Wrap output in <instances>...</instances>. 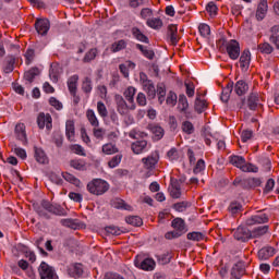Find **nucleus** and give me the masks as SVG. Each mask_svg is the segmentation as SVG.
Here are the masks:
<instances>
[{
  "label": "nucleus",
  "instance_id": "864d4df0",
  "mask_svg": "<svg viewBox=\"0 0 279 279\" xmlns=\"http://www.w3.org/2000/svg\"><path fill=\"white\" fill-rule=\"evenodd\" d=\"M243 210V205L241 203L233 202L229 206V211L231 215H239Z\"/></svg>",
  "mask_w": 279,
  "mask_h": 279
},
{
  "label": "nucleus",
  "instance_id": "79ce46f5",
  "mask_svg": "<svg viewBox=\"0 0 279 279\" xmlns=\"http://www.w3.org/2000/svg\"><path fill=\"white\" fill-rule=\"evenodd\" d=\"M86 117L87 121H89L93 128H99V120L97 119V116L95 114V111L93 109H88L86 111Z\"/></svg>",
  "mask_w": 279,
  "mask_h": 279
},
{
  "label": "nucleus",
  "instance_id": "ddd939ff",
  "mask_svg": "<svg viewBox=\"0 0 279 279\" xmlns=\"http://www.w3.org/2000/svg\"><path fill=\"white\" fill-rule=\"evenodd\" d=\"M52 119L51 116L49 113L45 114V113H39L37 117V124L39 130H44L45 128L47 130H51L52 128Z\"/></svg>",
  "mask_w": 279,
  "mask_h": 279
},
{
  "label": "nucleus",
  "instance_id": "20e7f679",
  "mask_svg": "<svg viewBox=\"0 0 279 279\" xmlns=\"http://www.w3.org/2000/svg\"><path fill=\"white\" fill-rule=\"evenodd\" d=\"M234 186H241L242 189H256L260 186L263 182L259 178H248V179H235L233 181Z\"/></svg>",
  "mask_w": 279,
  "mask_h": 279
},
{
  "label": "nucleus",
  "instance_id": "a878e982",
  "mask_svg": "<svg viewBox=\"0 0 279 279\" xmlns=\"http://www.w3.org/2000/svg\"><path fill=\"white\" fill-rule=\"evenodd\" d=\"M171 226L174 230L181 232V234H184L186 232V223L182 218H174L171 222Z\"/></svg>",
  "mask_w": 279,
  "mask_h": 279
},
{
  "label": "nucleus",
  "instance_id": "39448f33",
  "mask_svg": "<svg viewBox=\"0 0 279 279\" xmlns=\"http://www.w3.org/2000/svg\"><path fill=\"white\" fill-rule=\"evenodd\" d=\"M41 206H44L47 213H51V215H56L57 217H66V211L64 207L58 204H51L49 201H41Z\"/></svg>",
  "mask_w": 279,
  "mask_h": 279
},
{
  "label": "nucleus",
  "instance_id": "680f3d73",
  "mask_svg": "<svg viewBox=\"0 0 279 279\" xmlns=\"http://www.w3.org/2000/svg\"><path fill=\"white\" fill-rule=\"evenodd\" d=\"M258 49L262 53H274V47L269 43H264L258 45Z\"/></svg>",
  "mask_w": 279,
  "mask_h": 279
},
{
  "label": "nucleus",
  "instance_id": "f03ea898",
  "mask_svg": "<svg viewBox=\"0 0 279 279\" xmlns=\"http://www.w3.org/2000/svg\"><path fill=\"white\" fill-rule=\"evenodd\" d=\"M110 189V184L101 179H95L87 184V191L92 193V195H104V193H108Z\"/></svg>",
  "mask_w": 279,
  "mask_h": 279
},
{
  "label": "nucleus",
  "instance_id": "ea45409f",
  "mask_svg": "<svg viewBox=\"0 0 279 279\" xmlns=\"http://www.w3.org/2000/svg\"><path fill=\"white\" fill-rule=\"evenodd\" d=\"M123 95H124V98L126 99V101H129V104L135 105L134 104V95H136V87H134V86L128 87L124 90Z\"/></svg>",
  "mask_w": 279,
  "mask_h": 279
},
{
  "label": "nucleus",
  "instance_id": "dca6fc26",
  "mask_svg": "<svg viewBox=\"0 0 279 279\" xmlns=\"http://www.w3.org/2000/svg\"><path fill=\"white\" fill-rule=\"evenodd\" d=\"M269 5L267 4V0H260L257 10H256V19L257 21H263L265 16H267V10Z\"/></svg>",
  "mask_w": 279,
  "mask_h": 279
},
{
  "label": "nucleus",
  "instance_id": "49530a36",
  "mask_svg": "<svg viewBox=\"0 0 279 279\" xmlns=\"http://www.w3.org/2000/svg\"><path fill=\"white\" fill-rule=\"evenodd\" d=\"M181 130H182V132H184V134H187V135L195 133V126L193 125V122H191V121L182 122Z\"/></svg>",
  "mask_w": 279,
  "mask_h": 279
},
{
  "label": "nucleus",
  "instance_id": "774afa93",
  "mask_svg": "<svg viewBox=\"0 0 279 279\" xmlns=\"http://www.w3.org/2000/svg\"><path fill=\"white\" fill-rule=\"evenodd\" d=\"M104 279H125V277L118 272H106Z\"/></svg>",
  "mask_w": 279,
  "mask_h": 279
},
{
  "label": "nucleus",
  "instance_id": "8fccbe9b",
  "mask_svg": "<svg viewBox=\"0 0 279 279\" xmlns=\"http://www.w3.org/2000/svg\"><path fill=\"white\" fill-rule=\"evenodd\" d=\"M34 208L35 213H37V215H39L43 219H51V215H49L47 209L44 208L43 203L40 204V206H34Z\"/></svg>",
  "mask_w": 279,
  "mask_h": 279
},
{
  "label": "nucleus",
  "instance_id": "f8f14e48",
  "mask_svg": "<svg viewBox=\"0 0 279 279\" xmlns=\"http://www.w3.org/2000/svg\"><path fill=\"white\" fill-rule=\"evenodd\" d=\"M134 263L135 267L142 268L144 271H154L156 268V262L151 258L140 260L138 257H136Z\"/></svg>",
  "mask_w": 279,
  "mask_h": 279
},
{
  "label": "nucleus",
  "instance_id": "6ab92c4d",
  "mask_svg": "<svg viewBox=\"0 0 279 279\" xmlns=\"http://www.w3.org/2000/svg\"><path fill=\"white\" fill-rule=\"evenodd\" d=\"M260 106V96L256 93H251L247 97V108L256 110Z\"/></svg>",
  "mask_w": 279,
  "mask_h": 279
},
{
  "label": "nucleus",
  "instance_id": "6e6d98bb",
  "mask_svg": "<svg viewBox=\"0 0 279 279\" xmlns=\"http://www.w3.org/2000/svg\"><path fill=\"white\" fill-rule=\"evenodd\" d=\"M171 254L170 253H166L162 255L157 256V260L159 263V265H169L171 263Z\"/></svg>",
  "mask_w": 279,
  "mask_h": 279
},
{
  "label": "nucleus",
  "instance_id": "f3484780",
  "mask_svg": "<svg viewBox=\"0 0 279 279\" xmlns=\"http://www.w3.org/2000/svg\"><path fill=\"white\" fill-rule=\"evenodd\" d=\"M250 62H252V53L248 49H245L240 57V66L247 71L250 69Z\"/></svg>",
  "mask_w": 279,
  "mask_h": 279
},
{
  "label": "nucleus",
  "instance_id": "423d86ee",
  "mask_svg": "<svg viewBox=\"0 0 279 279\" xmlns=\"http://www.w3.org/2000/svg\"><path fill=\"white\" fill-rule=\"evenodd\" d=\"M39 276L40 279H58V274H56V269L49 266V264L43 262L39 266Z\"/></svg>",
  "mask_w": 279,
  "mask_h": 279
},
{
  "label": "nucleus",
  "instance_id": "5701e85b",
  "mask_svg": "<svg viewBox=\"0 0 279 279\" xmlns=\"http://www.w3.org/2000/svg\"><path fill=\"white\" fill-rule=\"evenodd\" d=\"M142 87H143V90L146 93L148 99H156V86L154 85V81L144 83Z\"/></svg>",
  "mask_w": 279,
  "mask_h": 279
},
{
  "label": "nucleus",
  "instance_id": "1a4fd4ad",
  "mask_svg": "<svg viewBox=\"0 0 279 279\" xmlns=\"http://www.w3.org/2000/svg\"><path fill=\"white\" fill-rule=\"evenodd\" d=\"M51 28V23L47 19H38L35 22V29L40 36H47L49 29Z\"/></svg>",
  "mask_w": 279,
  "mask_h": 279
},
{
  "label": "nucleus",
  "instance_id": "b1692460",
  "mask_svg": "<svg viewBox=\"0 0 279 279\" xmlns=\"http://www.w3.org/2000/svg\"><path fill=\"white\" fill-rule=\"evenodd\" d=\"M168 38L170 39L171 45H178V40L180 38L178 37V26L170 24L168 26Z\"/></svg>",
  "mask_w": 279,
  "mask_h": 279
},
{
  "label": "nucleus",
  "instance_id": "f704fd0d",
  "mask_svg": "<svg viewBox=\"0 0 279 279\" xmlns=\"http://www.w3.org/2000/svg\"><path fill=\"white\" fill-rule=\"evenodd\" d=\"M61 69L58 64H51L49 70V77L52 82H58L60 77Z\"/></svg>",
  "mask_w": 279,
  "mask_h": 279
},
{
  "label": "nucleus",
  "instance_id": "4be33fe9",
  "mask_svg": "<svg viewBox=\"0 0 279 279\" xmlns=\"http://www.w3.org/2000/svg\"><path fill=\"white\" fill-rule=\"evenodd\" d=\"M206 108H208V102H206L204 99H202V96L197 94L195 102H194V109L195 112L198 114H202V112L206 111Z\"/></svg>",
  "mask_w": 279,
  "mask_h": 279
},
{
  "label": "nucleus",
  "instance_id": "9b49d317",
  "mask_svg": "<svg viewBox=\"0 0 279 279\" xmlns=\"http://www.w3.org/2000/svg\"><path fill=\"white\" fill-rule=\"evenodd\" d=\"M233 236L236 239V241H242V243H245V241H250V239H252V233L250 229L240 226L233 232Z\"/></svg>",
  "mask_w": 279,
  "mask_h": 279
},
{
  "label": "nucleus",
  "instance_id": "0eeeda50",
  "mask_svg": "<svg viewBox=\"0 0 279 279\" xmlns=\"http://www.w3.org/2000/svg\"><path fill=\"white\" fill-rule=\"evenodd\" d=\"M226 49L231 60H239V56H241V45H239V41L231 39L227 44Z\"/></svg>",
  "mask_w": 279,
  "mask_h": 279
},
{
  "label": "nucleus",
  "instance_id": "a19ab883",
  "mask_svg": "<svg viewBox=\"0 0 279 279\" xmlns=\"http://www.w3.org/2000/svg\"><path fill=\"white\" fill-rule=\"evenodd\" d=\"M38 75H40V70H38V68H33L24 73V80L32 84V82H34L35 77Z\"/></svg>",
  "mask_w": 279,
  "mask_h": 279
},
{
  "label": "nucleus",
  "instance_id": "a211bd4d",
  "mask_svg": "<svg viewBox=\"0 0 279 279\" xmlns=\"http://www.w3.org/2000/svg\"><path fill=\"white\" fill-rule=\"evenodd\" d=\"M247 90H250V85L247 84V82L240 80L235 83L234 93L239 97H242V95H245Z\"/></svg>",
  "mask_w": 279,
  "mask_h": 279
},
{
  "label": "nucleus",
  "instance_id": "e433bc0d",
  "mask_svg": "<svg viewBox=\"0 0 279 279\" xmlns=\"http://www.w3.org/2000/svg\"><path fill=\"white\" fill-rule=\"evenodd\" d=\"M136 49H140L141 52L143 53V56L145 58H147L148 60H154V58H156V53L154 52V50L151 49H147V47L141 45V44H136Z\"/></svg>",
  "mask_w": 279,
  "mask_h": 279
},
{
  "label": "nucleus",
  "instance_id": "69168bd1",
  "mask_svg": "<svg viewBox=\"0 0 279 279\" xmlns=\"http://www.w3.org/2000/svg\"><path fill=\"white\" fill-rule=\"evenodd\" d=\"M166 102L168 106H172V107L175 106V104H178V95H175V93H173V92H170L168 94Z\"/></svg>",
  "mask_w": 279,
  "mask_h": 279
},
{
  "label": "nucleus",
  "instance_id": "09e8293b",
  "mask_svg": "<svg viewBox=\"0 0 279 279\" xmlns=\"http://www.w3.org/2000/svg\"><path fill=\"white\" fill-rule=\"evenodd\" d=\"M125 47H128V43H125V40L121 39V40L112 44L111 51L113 53H117L118 51H123V49H125Z\"/></svg>",
  "mask_w": 279,
  "mask_h": 279
},
{
  "label": "nucleus",
  "instance_id": "4d7b16f0",
  "mask_svg": "<svg viewBox=\"0 0 279 279\" xmlns=\"http://www.w3.org/2000/svg\"><path fill=\"white\" fill-rule=\"evenodd\" d=\"M148 27H151L153 29H160L162 27V20L160 19H151L147 21Z\"/></svg>",
  "mask_w": 279,
  "mask_h": 279
},
{
  "label": "nucleus",
  "instance_id": "0e129e2a",
  "mask_svg": "<svg viewBox=\"0 0 279 279\" xmlns=\"http://www.w3.org/2000/svg\"><path fill=\"white\" fill-rule=\"evenodd\" d=\"M189 241H204V233L202 232H190L187 233Z\"/></svg>",
  "mask_w": 279,
  "mask_h": 279
},
{
  "label": "nucleus",
  "instance_id": "3c124183",
  "mask_svg": "<svg viewBox=\"0 0 279 279\" xmlns=\"http://www.w3.org/2000/svg\"><path fill=\"white\" fill-rule=\"evenodd\" d=\"M173 208H174V210H177V213H185V210L187 208H191V203L183 201V202L174 204Z\"/></svg>",
  "mask_w": 279,
  "mask_h": 279
},
{
  "label": "nucleus",
  "instance_id": "5fc2aeb1",
  "mask_svg": "<svg viewBox=\"0 0 279 279\" xmlns=\"http://www.w3.org/2000/svg\"><path fill=\"white\" fill-rule=\"evenodd\" d=\"M105 230L107 234H112L113 236H119L120 234L123 233V230H121V228L116 226L106 227Z\"/></svg>",
  "mask_w": 279,
  "mask_h": 279
},
{
  "label": "nucleus",
  "instance_id": "58836bf2",
  "mask_svg": "<svg viewBox=\"0 0 279 279\" xmlns=\"http://www.w3.org/2000/svg\"><path fill=\"white\" fill-rule=\"evenodd\" d=\"M170 195L173 199H180L182 197V191L180 189V183L172 182L170 187Z\"/></svg>",
  "mask_w": 279,
  "mask_h": 279
},
{
  "label": "nucleus",
  "instance_id": "e2e57ef3",
  "mask_svg": "<svg viewBox=\"0 0 279 279\" xmlns=\"http://www.w3.org/2000/svg\"><path fill=\"white\" fill-rule=\"evenodd\" d=\"M198 29L203 38H208V36H210V26L208 24H201L198 26Z\"/></svg>",
  "mask_w": 279,
  "mask_h": 279
},
{
  "label": "nucleus",
  "instance_id": "37998d69",
  "mask_svg": "<svg viewBox=\"0 0 279 279\" xmlns=\"http://www.w3.org/2000/svg\"><path fill=\"white\" fill-rule=\"evenodd\" d=\"M125 221L129 223V226H134L135 228L143 226V219L138 216H129L125 218Z\"/></svg>",
  "mask_w": 279,
  "mask_h": 279
},
{
  "label": "nucleus",
  "instance_id": "c85d7f7f",
  "mask_svg": "<svg viewBox=\"0 0 279 279\" xmlns=\"http://www.w3.org/2000/svg\"><path fill=\"white\" fill-rule=\"evenodd\" d=\"M14 64H16V58L12 54L7 56L4 59V73H12Z\"/></svg>",
  "mask_w": 279,
  "mask_h": 279
},
{
  "label": "nucleus",
  "instance_id": "72a5a7b5",
  "mask_svg": "<svg viewBox=\"0 0 279 279\" xmlns=\"http://www.w3.org/2000/svg\"><path fill=\"white\" fill-rule=\"evenodd\" d=\"M158 101L160 105L165 104V100L167 99V88L165 87V84L158 83L157 89H156Z\"/></svg>",
  "mask_w": 279,
  "mask_h": 279
},
{
  "label": "nucleus",
  "instance_id": "052dcab7",
  "mask_svg": "<svg viewBox=\"0 0 279 279\" xmlns=\"http://www.w3.org/2000/svg\"><path fill=\"white\" fill-rule=\"evenodd\" d=\"M205 169H206V162L204 161V159H199L193 169V173L197 175L198 173H202V171H204Z\"/></svg>",
  "mask_w": 279,
  "mask_h": 279
},
{
  "label": "nucleus",
  "instance_id": "603ef678",
  "mask_svg": "<svg viewBox=\"0 0 279 279\" xmlns=\"http://www.w3.org/2000/svg\"><path fill=\"white\" fill-rule=\"evenodd\" d=\"M97 48H92L88 52L85 53V57L83 58V62H93L97 58Z\"/></svg>",
  "mask_w": 279,
  "mask_h": 279
},
{
  "label": "nucleus",
  "instance_id": "bf43d9fd",
  "mask_svg": "<svg viewBox=\"0 0 279 279\" xmlns=\"http://www.w3.org/2000/svg\"><path fill=\"white\" fill-rule=\"evenodd\" d=\"M82 90H84L85 93H90V90H93V81L90 80V77H85L83 83H82Z\"/></svg>",
  "mask_w": 279,
  "mask_h": 279
},
{
  "label": "nucleus",
  "instance_id": "aec40b11",
  "mask_svg": "<svg viewBox=\"0 0 279 279\" xmlns=\"http://www.w3.org/2000/svg\"><path fill=\"white\" fill-rule=\"evenodd\" d=\"M68 274L71 278H81L82 274H84V268L82 264H73L68 268Z\"/></svg>",
  "mask_w": 279,
  "mask_h": 279
},
{
  "label": "nucleus",
  "instance_id": "c03bdc74",
  "mask_svg": "<svg viewBox=\"0 0 279 279\" xmlns=\"http://www.w3.org/2000/svg\"><path fill=\"white\" fill-rule=\"evenodd\" d=\"M62 178L65 179L66 182H70V184H74V186H80V184H82L80 179L69 172H63Z\"/></svg>",
  "mask_w": 279,
  "mask_h": 279
},
{
  "label": "nucleus",
  "instance_id": "473e14b6",
  "mask_svg": "<svg viewBox=\"0 0 279 279\" xmlns=\"http://www.w3.org/2000/svg\"><path fill=\"white\" fill-rule=\"evenodd\" d=\"M131 34L136 38V40H140V43H145L146 45H149V38L141 32L138 27H133L131 29Z\"/></svg>",
  "mask_w": 279,
  "mask_h": 279
},
{
  "label": "nucleus",
  "instance_id": "a18cd8bd",
  "mask_svg": "<svg viewBox=\"0 0 279 279\" xmlns=\"http://www.w3.org/2000/svg\"><path fill=\"white\" fill-rule=\"evenodd\" d=\"M102 151L107 156H112V154H119V148H117V146L114 144L109 143V144L102 145Z\"/></svg>",
  "mask_w": 279,
  "mask_h": 279
},
{
  "label": "nucleus",
  "instance_id": "c9c22d12",
  "mask_svg": "<svg viewBox=\"0 0 279 279\" xmlns=\"http://www.w3.org/2000/svg\"><path fill=\"white\" fill-rule=\"evenodd\" d=\"M70 167L76 169V171H86V161H84V159H72Z\"/></svg>",
  "mask_w": 279,
  "mask_h": 279
},
{
  "label": "nucleus",
  "instance_id": "9d476101",
  "mask_svg": "<svg viewBox=\"0 0 279 279\" xmlns=\"http://www.w3.org/2000/svg\"><path fill=\"white\" fill-rule=\"evenodd\" d=\"M158 160H160V155L158 154V151H155L148 157H144L142 159V162L145 169L151 170V169H156V165H158Z\"/></svg>",
  "mask_w": 279,
  "mask_h": 279
},
{
  "label": "nucleus",
  "instance_id": "4c0bfd02",
  "mask_svg": "<svg viewBox=\"0 0 279 279\" xmlns=\"http://www.w3.org/2000/svg\"><path fill=\"white\" fill-rule=\"evenodd\" d=\"M35 160L39 162V165H47V155L45 150L41 148L35 147Z\"/></svg>",
  "mask_w": 279,
  "mask_h": 279
},
{
  "label": "nucleus",
  "instance_id": "bb28decb",
  "mask_svg": "<svg viewBox=\"0 0 279 279\" xmlns=\"http://www.w3.org/2000/svg\"><path fill=\"white\" fill-rule=\"evenodd\" d=\"M65 134L66 138L70 141L75 140V122L73 120H68L65 123Z\"/></svg>",
  "mask_w": 279,
  "mask_h": 279
},
{
  "label": "nucleus",
  "instance_id": "7ed1b4c3",
  "mask_svg": "<svg viewBox=\"0 0 279 279\" xmlns=\"http://www.w3.org/2000/svg\"><path fill=\"white\" fill-rule=\"evenodd\" d=\"M114 102H116L117 111L122 117H125V114H128L130 110H136V105H128L123 96L119 94L114 96Z\"/></svg>",
  "mask_w": 279,
  "mask_h": 279
},
{
  "label": "nucleus",
  "instance_id": "7c9ffc66",
  "mask_svg": "<svg viewBox=\"0 0 279 279\" xmlns=\"http://www.w3.org/2000/svg\"><path fill=\"white\" fill-rule=\"evenodd\" d=\"M234 88V83H228L227 86L222 89V94L220 96L221 101L225 104H228L230 100V95L232 94V90Z\"/></svg>",
  "mask_w": 279,
  "mask_h": 279
},
{
  "label": "nucleus",
  "instance_id": "c756f323",
  "mask_svg": "<svg viewBox=\"0 0 279 279\" xmlns=\"http://www.w3.org/2000/svg\"><path fill=\"white\" fill-rule=\"evenodd\" d=\"M80 81V76L77 74L72 75L68 80V88L70 90V95H75L77 93V82Z\"/></svg>",
  "mask_w": 279,
  "mask_h": 279
},
{
  "label": "nucleus",
  "instance_id": "13d9d810",
  "mask_svg": "<svg viewBox=\"0 0 279 279\" xmlns=\"http://www.w3.org/2000/svg\"><path fill=\"white\" fill-rule=\"evenodd\" d=\"M97 112L102 119H106V117H108V108H106V105L104 102H97Z\"/></svg>",
  "mask_w": 279,
  "mask_h": 279
},
{
  "label": "nucleus",
  "instance_id": "6e6552de",
  "mask_svg": "<svg viewBox=\"0 0 279 279\" xmlns=\"http://www.w3.org/2000/svg\"><path fill=\"white\" fill-rule=\"evenodd\" d=\"M269 221V216L262 211H258L256 215L251 216L245 220L246 226H258L260 223H267Z\"/></svg>",
  "mask_w": 279,
  "mask_h": 279
},
{
  "label": "nucleus",
  "instance_id": "de8ad7c7",
  "mask_svg": "<svg viewBox=\"0 0 279 279\" xmlns=\"http://www.w3.org/2000/svg\"><path fill=\"white\" fill-rule=\"evenodd\" d=\"M150 132L154 134L156 141H160V138L165 136V130L162 129V126L153 125L150 128Z\"/></svg>",
  "mask_w": 279,
  "mask_h": 279
},
{
  "label": "nucleus",
  "instance_id": "393cba45",
  "mask_svg": "<svg viewBox=\"0 0 279 279\" xmlns=\"http://www.w3.org/2000/svg\"><path fill=\"white\" fill-rule=\"evenodd\" d=\"M269 232V226H260L251 231V239H258L260 236H265Z\"/></svg>",
  "mask_w": 279,
  "mask_h": 279
},
{
  "label": "nucleus",
  "instance_id": "2f4dec72",
  "mask_svg": "<svg viewBox=\"0 0 279 279\" xmlns=\"http://www.w3.org/2000/svg\"><path fill=\"white\" fill-rule=\"evenodd\" d=\"M178 110L183 114H186V110H189V99L184 94L179 95Z\"/></svg>",
  "mask_w": 279,
  "mask_h": 279
},
{
  "label": "nucleus",
  "instance_id": "cd10ccee",
  "mask_svg": "<svg viewBox=\"0 0 279 279\" xmlns=\"http://www.w3.org/2000/svg\"><path fill=\"white\" fill-rule=\"evenodd\" d=\"M147 148V141H136L131 145V149L133 154H143L145 149Z\"/></svg>",
  "mask_w": 279,
  "mask_h": 279
},
{
  "label": "nucleus",
  "instance_id": "f257e3e1",
  "mask_svg": "<svg viewBox=\"0 0 279 279\" xmlns=\"http://www.w3.org/2000/svg\"><path fill=\"white\" fill-rule=\"evenodd\" d=\"M229 162L242 170L243 173H258V168L254 163L247 162L243 156L233 155L229 158Z\"/></svg>",
  "mask_w": 279,
  "mask_h": 279
},
{
  "label": "nucleus",
  "instance_id": "338daca9",
  "mask_svg": "<svg viewBox=\"0 0 279 279\" xmlns=\"http://www.w3.org/2000/svg\"><path fill=\"white\" fill-rule=\"evenodd\" d=\"M116 208L121 210H132V206L128 205V203H125L123 199L116 201Z\"/></svg>",
  "mask_w": 279,
  "mask_h": 279
},
{
  "label": "nucleus",
  "instance_id": "2eb2a0df",
  "mask_svg": "<svg viewBox=\"0 0 279 279\" xmlns=\"http://www.w3.org/2000/svg\"><path fill=\"white\" fill-rule=\"evenodd\" d=\"M60 223L65 228H71V230H80V228H84V223L80 222L77 219L72 218L61 219Z\"/></svg>",
  "mask_w": 279,
  "mask_h": 279
},
{
  "label": "nucleus",
  "instance_id": "412c9836",
  "mask_svg": "<svg viewBox=\"0 0 279 279\" xmlns=\"http://www.w3.org/2000/svg\"><path fill=\"white\" fill-rule=\"evenodd\" d=\"M275 254L276 250H274V247L266 246L258 251V258L259 260H267L271 258V256H274Z\"/></svg>",
  "mask_w": 279,
  "mask_h": 279
},
{
  "label": "nucleus",
  "instance_id": "4468645a",
  "mask_svg": "<svg viewBox=\"0 0 279 279\" xmlns=\"http://www.w3.org/2000/svg\"><path fill=\"white\" fill-rule=\"evenodd\" d=\"M245 276V264L243 262H238L231 268V279H241Z\"/></svg>",
  "mask_w": 279,
  "mask_h": 279
}]
</instances>
